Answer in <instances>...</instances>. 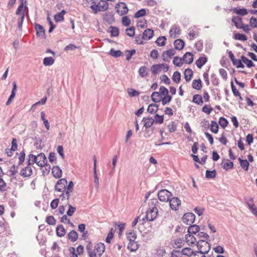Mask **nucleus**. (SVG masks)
Instances as JSON below:
<instances>
[{"label": "nucleus", "instance_id": "obj_9", "mask_svg": "<svg viewBox=\"0 0 257 257\" xmlns=\"http://www.w3.org/2000/svg\"><path fill=\"white\" fill-rule=\"evenodd\" d=\"M105 250V245L103 243H98L94 247L93 252L95 253V257L97 254L98 257H100Z\"/></svg>", "mask_w": 257, "mask_h": 257}, {"label": "nucleus", "instance_id": "obj_1", "mask_svg": "<svg viewBox=\"0 0 257 257\" xmlns=\"http://www.w3.org/2000/svg\"><path fill=\"white\" fill-rule=\"evenodd\" d=\"M36 163L40 167H43L46 165L47 160L46 156L44 153H40L37 156L33 154H30L27 157V163L29 166Z\"/></svg>", "mask_w": 257, "mask_h": 257}, {"label": "nucleus", "instance_id": "obj_5", "mask_svg": "<svg viewBox=\"0 0 257 257\" xmlns=\"http://www.w3.org/2000/svg\"><path fill=\"white\" fill-rule=\"evenodd\" d=\"M195 219L194 214L188 212L184 214L182 217V221L187 225H190L193 223Z\"/></svg>", "mask_w": 257, "mask_h": 257}, {"label": "nucleus", "instance_id": "obj_56", "mask_svg": "<svg viewBox=\"0 0 257 257\" xmlns=\"http://www.w3.org/2000/svg\"><path fill=\"white\" fill-rule=\"evenodd\" d=\"M93 175H94V186L96 189H98L99 186V178L97 174L96 170H93Z\"/></svg>", "mask_w": 257, "mask_h": 257}, {"label": "nucleus", "instance_id": "obj_42", "mask_svg": "<svg viewBox=\"0 0 257 257\" xmlns=\"http://www.w3.org/2000/svg\"><path fill=\"white\" fill-rule=\"evenodd\" d=\"M216 171L215 170L210 171L207 170L206 171L205 177L207 179H213L216 177Z\"/></svg>", "mask_w": 257, "mask_h": 257}, {"label": "nucleus", "instance_id": "obj_57", "mask_svg": "<svg viewBox=\"0 0 257 257\" xmlns=\"http://www.w3.org/2000/svg\"><path fill=\"white\" fill-rule=\"evenodd\" d=\"M46 221L48 224L51 225H54L56 223V219H55L54 216H51V215L48 216L47 217Z\"/></svg>", "mask_w": 257, "mask_h": 257}, {"label": "nucleus", "instance_id": "obj_2", "mask_svg": "<svg viewBox=\"0 0 257 257\" xmlns=\"http://www.w3.org/2000/svg\"><path fill=\"white\" fill-rule=\"evenodd\" d=\"M197 246L200 253L202 254L205 255L207 253L210 249V244L208 242L202 239L199 240L197 242Z\"/></svg>", "mask_w": 257, "mask_h": 257}, {"label": "nucleus", "instance_id": "obj_14", "mask_svg": "<svg viewBox=\"0 0 257 257\" xmlns=\"http://www.w3.org/2000/svg\"><path fill=\"white\" fill-rule=\"evenodd\" d=\"M230 11L237 15L244 16L246 15L248 12V10L245 8H237L236 7L232 8Z\"/></svg>", "mask_w": 257, "mask_h": 257}, {"label": "nucleus", "instance_id": "obj_4", "mask_svg": "<svg viewBox=\"0 0 257 257\" xmlns=\"http://www.w3.org/2000/svg\"><path fill=\"white\" fill-rule=\"evenodd\" d=\"M115 8L116 12L120 16H124L128 13V9L124 3L120 2L117 3Z\"/></svg>", "mask_w": 257, "mask_h": 257}, {"label": "nucleus", "instance_id": "obj_43", "mask_svg": "<svg viewBox=\"0 0 257 257\" xmlns=\"http://www.w3.org/2000/svg\"><path fill=\"white\" fill-rule=\"evenodd\" d=\"M218 128L219 126L217 122L212 120L210 124V131L214 134H217L218 132Z\"/></svg>", "mask_w": 257, "mask_h": 257}, {"label": "nucleus", "instance_id": "obj_33", "mask_svg": "<svg viewBox=\"0 0 257 257\" xmlns=\"http://www.w3.org/2000/svg\"><path fill=\"white\" fill-rule=\"evenodd\" d=\"M108 54L115 58H118L121 56L123 54L122 52L120 50H115L113 48H111Z\"/></svg>", "mask_w": 257, "mask_h": 257}, {"label": "nucleus", "instance_id": "obj_34", "mask_svg": "<svg viewBox=\"0 0 257 257\" xmlns=\"http://www.w3.org/2000/svg\"><path fill=\"white\" fill-rule=\"evenodd\" d=\"M158 110V105L155 104H150L147 109V111L151 114L155 113Z\"/></svg>", "mask_w": 257, "mask_h": 257}, {"label": "nucleus", "instance_id": "obj_31", "mask_svg": "<svg viewBox=\"0 0 257 257\" xmlns=\"http://www.w3.org/2000/svg\"><path fill=\"white\" fill-rule=\"evenodd\" d=\"M68 238L72 242H75L78 239V234L75 230H72L68 234Z\"/></svg>", "mask_w": 257, "mask_h": 257}, {"label": "nucleus", "instance_id": "obj_51", "mask_svg": "<svg viewBox=\"0 0 257 257\" xmlns=\"http://www.w3.org/2000/svg\"><path fill=\"white\" fill-rule=\"evenodd\" d=\"M218 123L223 128L226 127L228 124V120L223 117L219 118Z\"/></svg>", "mask_w": 257, "mask_h": 257}, {"label": "nucleus", "instance_id": "obj_62", "mask_svg": "<svg viewBox=\"0 0 257 257\" xmlns=\"http://www.w3.org/2000/svg\"><path fill=\"white\" fill-rule=\"evenodd\" d=\"M154 128H145L144 132V137L146 138H149L154 133Z\"/></svg>", "mask_w": 257, "mask_h": 257}, {"label": "nucleus", "instance_id": "obj_10", "mask_svg": "<svg viewBox=\"0 0 257 257\" xmlns=\"http://www.w3.org/2000/svg\"><path fill=\"white\" fill-rule=\"evenodd\" d=\"M181 34V30L179 27L176 25L172 26L170 31L169 34L171 38H176Z\"/></svg>", "mask_w": 257, "mask_h": 257}, {"label": "nucleus", "instance_id": "obj_61", "mask_svg": "<svg viewBox=\"0 0 257 257\" xmlns=\"http://www.w3.org/2000/svg\"><path fill=\"white\" fill-rule=\"evenodd\" d=\"M127 93L131 97L138 96L140 95V92L139 91L133 88L128 89Z\"/></svg>", "mask_w": 257, "mask_h": 257}, {"label": "nucleus", "instance_id": "obj_37", "mask_svg": "<svg viewBox=\"0 0 257 257\" xmlns=\"http://www.w3.org/2000/svg\"><path fill=\"white\" fill-rule=\"evenodd\" d=\"M200 230V227L198 225L194 224L189 227L188 228V232L190 234H196Z\"/></svg>", "mask_w": 257, "mask_h": 257}, {"label": "nucleus", "instance_id": "obj_15", "mask_svg": "<svg viewBox=\"0 0 257 257\" xmlns=\"http://www.w3.org/2000/svg\"><path fill=\"white\" fill-rule=\"evenodd\" d=\"M175 51L174 49H171L163 52L162 59L164 61H169L168 59L174 55Z\"/></svg>", "mask_w": 257, "mask_h": 257}, {"label": "nucleus", "instance_id": "obj_64", "mask_svg": "<svg viewBox=\"0 0 257 257\" xmlns=\"http://www.w3.org/2000/svg\"><path fill=\"white\" fill-rule=\"evenodd\" d=\"M125 52L127 53L125 59L126 60L128 61L131 59L132 56L136 53V51L135 49H133L132 50H126L125 51Z\"/></svg>", "mask_w": 257, "mask_h": 257}, {"label": "nucleus", "instance_id": "obj_23", "mask_svg": "<svg viewBox=\"0 0 257 257\" xmlns=\"http://www.w3.org/2000/svg\"><path fill=\"white\" fill-rule=\"evenodd\" d=\"M232 22L234 23V26L237 29H239L241 25L242 24V18L238 16H233L231 19Z\"/></svg>", "mask_w": 257, "mask_h": 257}, {"label": "nucleus", "instance_id": "obj_3", "mask_svg": "<svg viewBox=\"0 0 257 257\" xmlns=\"http://www.w3.org/2000/svg\"><path fill=\"white\" fill-rule=\"evenodd\" d=\"M172 194L166 189H162L158 193L159 199L162 202H167L169 200Z\"/></svg>", "mask_w": 257, "mask_h": 257}, {"label": "nucleus", "instance_id": "obj_39", "mask_svg": "<svg viewBox=\"0 0 257 257\" xmlns=\"http://www.w3.org/2000/svg\"><path fill=\"white\" fill-rule=\"evenodd\" d=\"M241 59L242 62L245 64L247 67L250 68L251 67L254 66V63L244 56L242 55L241 57Z\"/></svg>", "mask_w": 257, "mask_h": 257}, {"label": "nucleus", "instance_id": "obj_50", "mask_svg": "<svg viewBox=\"0 0 257 257\" xmlns=\"http://www.w3.org/2000/svg\"><path fill=\"white\" fill-rule=\"evenodd\" d=\"M24 18H25V13L22 12L21 14V16L18 19V28L20 30H21L22 29Z\"/></svg>", "mask_w": 257, "mask_h": 257}, {"label": "nucleus", "instance_id": "obj_35", "mask_svg": "<svg viewBox=\"0 0 257 257\" xmlns=\"http://www.w3.org/2000/svg\"><path fill=\"white\" fill-rule=\"evenodd\" d=\"M152 100L155 102H160L162 99L161 94L158 92H154L151 95Z\"/></svg>", "mask_w": 257, "mask_h": 257}, {"label": "nucleus", "instance_id": "obj_53", "mask_svg": "<svg viewBox=\"0 0 257 257\" xmlns=\"http://www.w3.org/2000/svg\"><path fill=\"white\" fill-rule=\"evenodd\" d=\"M146 14V10L144 9H142L139 11H138L135 14L134 17L135 18H139L145 16Z\"/></svg>", "mask_w": 257, "mask_h": 257}, {"label": "nucleus", "instance_id": "obj_24", "mask_svg": "<svg viewBox=\"0 0 257 257\" xmlns=\"http://www.w3.org/2000/svg\"><path fill=\"white\" fill-rule=\"evenodd\" d=\"M66 14V11L64 10L58 13L54 16V20L56 22L63 21L64 20V15Z\"/></svg>", "mask_w": 257, "mask_h": 257}, {"label": "nucleus", "instance_id": "obj_29", "mask_svg": "<svg viewBox=\"0 0 257 257\" xmlns=\"http://www.w3.org/2000/svg\"><path fill=\"white\" fill-rule=\"evenodd\" d=\"M174 46L175 49L181 50H182L185 45L184 42L181 39H177L174 41Z\"/></svg>", "mask_w": 257, "mask_h": 257}, {"label": "nucleus", "instance_id": "obj_17", "mask_svg": "<svg viewBox=\"0 0 257 257\" xmlns=\"http://www.w3.org/2000/svg\"><path fill=\"white\" fill-rule=\"evenodd\" d=\"M182 58L184 62L188 64H191L193 61V55L191 52L186 53Z\"/></svg>", "mask_w": 257, "mask_h": 257}, {"label": "nucleus", "instance_id": "obj_7", "mask_svg": "<svg viewBox=\"0 0 257 257\" xmlns=\"http://www.w3.org/2000/svg\"><path fill=\"white\" fill-rule=\"evenodd\" d=\"M169 201L171 208L175 211L178 210L181 205V200L178 197H173L170 198Z\"/></svg>", "mask_w": 257, "mask_h": 257}, {"label": "nucleus", "instance_id": "obj_32", "mask_svg": "<svg viewBox=\"0 0 257 257\" xmlns=\"http://www.w3.org/2000/svg\"><path fill=\"white\" fill-rule=\"evenodd\" d=\"M192 101L198 105H202L203 103V99L201 95L199 94H195L193 96Z\"/></svg>", "mask_w": 257, "mask_h": 257}, {"label": "nucleus", "instance_id": "obj_60", "mask_svg": "<svg viewBox=\"0 0 257 257\" xmlns=\"http://www.w3.org/2000/svg\"><path fill=\"white\" fill-rule=\"evenodd\" d=\"M249 23L251 28H257V19L254 17H251L250 18Z\"/></svg>", "mask_w": 257, "mask_h": 257}, {"label": "nucleus", "instance_id": "obj_30", "mask_svg": "<svg viewBox=\"0 0 257 257\" xmlns=\"http://www.w3.org/2000/svg\"><path fill=\"white\" fill-rule=\"evenodd\" d=\"M207 59L206 57H200L195 63L198 68H201L207 62Z\"/></svg>", "mask_w": 257, "mask_h": 257}, {"label": "nucleus", "instance_id": "obj_40", "mask_svg": "<svg viewBox=\"0 0 257 257\" xmlns=\"http://www.w3.org/2000/svg\"><path fill=\"white\" fill-rule=\"evenodd\" d=\"M55 60L51 57H45L43 59V64L46 66H51L54 63Z\"/></svg>", "mask_w": 257, "mask_h": 257}, {"label": "nucleus", "instance_id": "obj_59", "mask_svg": "<svg viewBox=\"0 0 257 257\" xmlns=\"http://www.w3.org/2000/svg\"><path fill=\"white\" fill-rule=\"evenodd\" d=\"M153 119L154 120V122H156L157 123L161 124L164 121V116L163 115H160L158 114H156L155 115L154 118Z\"/></svg>", "mask_w": 257, "mask_h": 257}, {"label": "nucleus", "instance_id": "obj_26", "mask_svg": "<svg viewBox=\"0 0 257 257\" xmlns=\"http://www.w3.org/2000/svg\"><path fill=\"white\" fill-rule=\"evenodd\" d=\"M56 234L59 237H62L65 235L66 231L62 225H58L56 229Z\"/></svg>", "mask_w": 257, "mask_h": 257}, {"label": "nucleus", "instance_id": "obj_8", "mask_svg": "<svg viewBox=\"0 0 257 257\" xmlns=\"http://www.w3.org/2000/svg\"><path fill=\"white\" fill-rule=\"evenodd\" d=\"M158 213V209L157 207H153L152 209H150V211L147 212L146 215V219L147 220L150 221H152L154 220L157 217Z\"/></svg>", "mask_w": 257, "mask_h": 257}, {"label": "nucleus", "instance_id": "obj_49", "mask_svg": "<svg viewBox=\"0 0 257 257\" xmlns=\"http://www.w3.org/2000/svg\"><path fill=\"white\" fill-rule=\"evenodd\" d=\"M233 38L235 40L246 41L247 40V37L245 35L240 33H236L233 35Z\"/></svg>", "mask_w": 257, "mask_h": 257}, {"label": "nucleus", "instance_id": "obj_46", "mask_svg": "<svg viewBox=\"0 0 257 257\" xmlns=\"http://www.w3.org/2000/svg\"><path fill=\"white\" fill-rule=\"evenodd\" d=\"M86 248L89 257H92V255L95 256V253L93 252L92 244L90 241L88 242Z\"/></svg>", "mask_w": 257, "mask_h": 257}, {"label": "nucleus", "instance_id": "obj_63", "mask_svg": "<svg viewBox=\"0 0 257 257\" xmlns=\"http://www.w3.org/2000/svg\"><path fill=\"white\" fill-rule=\"evenodd\" d=\"M194 252V251L191 250V249L189 247L184 248L182 250V254L188 256H191L193 254Z\"/></svg>", "mask_w": 257, "mask_h": 257}, {"label": "nucleus", "instance_id": "obj_41", "mask_svg": "<svg viewBox=\"0 0 257 257\" xmlns=\"http://www.w3.org/2000/svg\"><path fill=\"white\" fill-rule=\"evenodd\" d=\"M127 239L130 241H134L137 238V234L134 231H131L126 233Z\"/></svg>", "mask_w": 257, "mask_h": 257}, {"label": "nucleus", "instance_id": "obj_28", "mask_svg": "<svg viewBox=\"0 0 257 257\" xmlns=\"http://www.w3.org/2000/svg\"><path fill=\"white\" fill-rule=\"evenodd\" d=\"M139 248V245L138 243L135 241H130L127 245V248L131 251H136Z\"/></svg>", "mask_w": 257, "mask_h": 257}, {"label": "nucleus", "instance_id": "obj_18", "mask_svg": "<svg viewBox=\"0 0 257 257\" xmlns=\"http://www.w3.org/2000/svg\"><path fill=\"white\" fill-rule=\"evenodd\" d=\"M52 173L56 178H60L62 176V170L58 166H54L52 169Z\"/></svg>", "mask_w": 257, "mask_h": 257}, {"label": "nucleus", "instance_id": "obj_55", "mask_svg": "<svg viewBox=\"0 0 257 257\" xmlns=\"http://www.w3.org/2000/svg\"><path fill=\"white\" fill-rule=\"evenodd\" d=\"M222 167L225 170L232 169L233 168V163L232 162L227 160V162L224 164Z\"/></svg>", "mask_w": 257, "mask_h": 257}, {"label": "nucleus", "instance_id": "obj_27", "mask_svg": "<svg viewBox=\"0 0 257 257\" xmlns=\"http://www.w3.org/2000/svg\"><path fill=\"white\" fill-rule=\"evenodd\" d=\"M193 76V71L190 68L186 69L184 71V78L187 82L191 80Z\"/></svg>", "mask_w": 257, "mask_h": 257}, {"label": "nucleus", "instance_id": "obj_48", "mask_svg": "<svg viewBox=\"0 0 257 257\" xmlns=\"http://www.w3.org/2000/svg\"><path fill=\"white\" fill-rule=\"evenodd\" d=\"M172 80L174 82L178 83L181 80V74L179 71L174 72L172 76Z\"/></svg>", "mask_w": 257, "mask_h": 257}, {"label": "nucleus", "instance_id": "obj_45", "mask_svg": "<svg viewBox=\"0 0 257 257\" xmlns=\"http://www.w3.org/2000/svg\"><path fill=\"white\" fill-rule=\"evenodd\" d=\"M99 7L102 12H104L108 9L109 5L106 1L101 0L99 1Z\"/></svg>", "mask_w": 257, "mask_h": 257}, {"label": "nucleus", "instance_id": "obj_44", "mask_svg": "<svg viewBox=\"0 0 257 257\" xmlns=\"http://www.w3.org/2000/svg\"><path fill=\"white\" fill-rule=\"evenodd\" d=\"M173 64L178 67H181L183 64V58L175 56L173 60Z\"/></svg>", "mask_w": 257, "mask_h": 257}, {"label": "nucleus", "instance_id": "obj_13", "mask_svg": "<svg viewBox=\"0 0 257 257\" xmlns=\"http://www.w3.org/2000/svg\"><path fill=\"white\" fill-rule=\"evenodd\" d=\"M154 35V32L153 30L151 29H146L143 34L142 39L144 40H149L153 37Z\"/></svg>", "mask_w": 257, "mask_h": 257}, {"label": "nucleus", "instance_id": "obj_19", "mask_svg": "<svg viewBox=\"0 0 257 257\" xmlns=\"http://www.w3.org/2000/svg\"><path fill=\"white\" fill-rule=\"evenodd\" d=\"M249 201H249H245L251 212L254 215L257 216V208L255 207V205L251 204L253 202V199L252 198H250Z\"/></svg>", "mask_w": 257, "mask_h": 257}, {"label": "nucleus", "instance_id": "obj_38", "mask_svg": "<svg viewBox=\"0 0 257 257\" xmlns=\"http://www.w3.org/2000/svg\"><path fill=\"white\" fill-rule=\"evenodd\" d=\"M151 70L154 75H157L161 70V64L152 65L151 67Z\"/></svg>", "mask_w": 257, "mask_h": 257}, {"label": "nucleus", "instance_id": "obj_16", "mask_svg": "<svg viewBox=\"0 0 257 257\" xmlns=\"http://www.w3.org/2000/svg\"><path fill=\"white\" fill-rule=\"evenodd\" d=\"M17 84H16V82H13V89H12V92H11V94L9 97V98H8L7 101L6 102V105L8 106L9 105L12 101V99L15 97L16 96V91L17 90Z\"/></svg>", "mask_w": 257, "mask_h": 257}, {"label": "nucleus", "instance_id": "obj_36", "mask_svg": "<svg viewBox=\"0 0 257 257\" xmlns=\"http://www.w3.org/2000/svg\"><path fill=\"white\" fill-rule=\"evenodd\" d=\"M202 82L200 79L194 80L192 82V87L197 90H199L202 88Z\"/></svg>", "mask_w": 257, "mask_h": 257}, {"label": "nucleus", "instance_id": "obj_58", "mask_svg": "<svg viewBox=\"0 0 257 257\" xmlns=\"http://www.w3.org/2000/svg\"><path fill=\"white\" fill-rule=\"evenodd\" d=\"M189 36V39L190 40H193L196 36L198 35V32L196 28H193L192 30H190L189 33H188Z\"/></svg>", "mask_w": 257, "mask_h": 257}, {"label": "nucleus", "instance_id": "obj_47", "mask_svg": "<svg viewBox=\"0 0 257 257\" xmlns=\"http://www.w3.org/2000/svg\"><path fill=\"white\" fill-rule=\"evenodd\" d=\"M166 38L165 36H160L158 38L156 43L159 46H163L166 44Z\"/></svg>", "mask_w": 257, "mask_h": 257}, {"label": "nucleus", "instance_id": "obj_25", "mask_svg": "<svg viewBox=\"0 0 257 257\" xmlns=\"http://www.w3.org/2000/svg\"><path fill=\"white\" fill-rule=\"evenodd\" d=\"M108 31L111 33V37H117L119 33V29L116 27L110 26L108 28Z\"/></svg>", "mask_w": 257, "mask_h": 257}, {"label": "nucleus", "instance_id": "obj_21", "mask_svg": "<svg viewBox=\"0 0 257 257\" xmlns=\"http://www.w3.org/2000/svg\"><path fill=\"white\" fill-rule=\"evenodd\" d=\"M138 72L140 76L145 77L149 75V68L146 66H142L140 67Z\"/></svg>", "mask_w": 257, "mask_h": 257}, {"label": "nucleus", "instance_id": "obj_54", "mask_svg": "<svg viewBox=\"0 0 257 257\" xmlns=\"http://www.w3.org/2000/svg\"><path fill=\"white\" fill-rule=\"evenodd\" d=\"M126 35L131 37H134L135 34V28L134 27H131L130 28H126Z\"/></svg>", "mask_w": 257, "mask_h": 257}, {"label": "nucleus", "instance_id": "obj_11", "mask_svg": "<svg viewBox=\"0 0 257 257\" xmlns=\"http://www.w3.org/2000/svg\"><path fill=\"white\" fill-rule=\"evenodd\" d=\"M35 29L36 30V35L38 37L45 38V31L42 25L36 24L35 25Z\"/></svg>", "mask_w": 257, "mask_h": 257}, {"label": "nucleus", "instance_id": "obj_12", "mask_svg": "<svg viewBox=\"0 0 257 257\" xmlns=\"http://www.w3.org/2000/svg\"><path fill=\"white\" fill-rule=\"evenodd\" d=\"M33 174V170L31 167L28 166L23 168L20 172V175L24 178L29 177Z\"/></svg>", "mask_w": 257, "mask_h": 257}, {"label": "nucleus", "instance_id": "obj_6", "mask_svg": "<svg viewBox=\"0 0 257 257\" xmlns=\"http://www.w3.org/2000/svg\"><path fill=\"white\" fill-rule=\"evenodd\" d=\"M67 181L65 179H61L59 180L55 185V190L58 192H63L66 189Z\"/></svg>", "mask_w": 257, "mask_h": 257}, {"label": "nucleus", "instance_id": "obj_20", "mask_svg": "<svg viewBox=\"0 0 257 257\" xmlns=\"http://www.w3.org/2000/svg\"><path fill=\"white\" fill-rule=\"evenodd\" d=\"M143 121H144V126L145 128H150L154 123V120L152 117H144Z\"/></svg>", "mask_w": 257, "mask_h": 257}, {"label": "nucleus", "instance_id": "obj_52", "mask_svg": "<svg viewBox=\"0 0 257 257\" xmlns=\"http://www.w3.org/2000/svg\"><path fill=\"white\" fill-rule=\"evenodd\" d=\"M90 9L92 10L93 13L95 14L98 13V12H102L101 10V8L99 7V2L98 4H96L93 6H90Z\"/></svg>", "mask_w": 257, "mask_h": 257}, {"label": "nucleus", "instance_id": "obj_22", "mask_svg": "<svg viewBox=\"0 0 257 257\" xmlns=\"http://www.w3.org/2000/svg\"><path fill=\"white\" fill-rule=\"evenodd\" d=\"M238 160L239 162L240 165L242 169L244 171H247L248 170V167L249 166V162L246 159H242L240 158H238Z\"/></svg>", "mask_w": 257, "mask_h": 257}]
</instances>
